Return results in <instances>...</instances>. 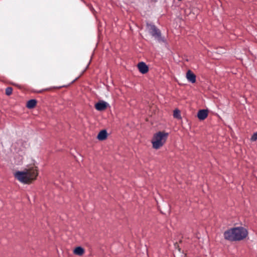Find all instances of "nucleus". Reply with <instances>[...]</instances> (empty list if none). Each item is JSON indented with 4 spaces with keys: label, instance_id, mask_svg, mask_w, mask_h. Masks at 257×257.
Returning a JSON list of instances; mask_svg holds the SVG:
<instances>
[{
    "label": "nucleus",
    "instance_id": "obj_1",
    "mask_svg": "<svg viewBox=\"0 0 257 257\" xmlns=\"http://www.w3.org/2000/svg\"><path fill=\"white\" fill-rule=\"evenodd\" d=\"M248 231L245 228L239 226L229 228L223 233L225 240L230 241H240L245 238Z\"/></svg>",
    "mask_w": 257,
    "mask_h": 257
},
{
    "label": "nucleus",
    "instance_id": "obj_2",
    "mask_svg": "<svg viewBox=\"0 0 257 257\" xmlns=\"http://www.w3.org/2000/svg\"><path fill=\"white\" fill-rule=\"evenodd\" d=\"M168 135V133L161 131L155 133L151 141L153 148L157 150L162 147L166 143Z\"/></svg>",
    "mask_w": 257,
    "mask_h": 257
},
{
    "label": "nucleus",
    "instance_id": "obj_3",
    "mask_svg": "<svg viewBox=\"0 0 257 257\" xmlns=\"http://www.w3.org/2000/svg\"><path fill=\"white\" fill-rule=\"evenodd\" d=\"M38 173L35 171L27 172L18 171L15 174V177L21 182L28 183L32 180L35 179Z\"/></svg>",
    "mask_w": 257,
    "mask_h": 257
},
{
    "label": "nucleus",
    "instance_id": "obj_4",
    "mask_svg": "<svg viewBox=\"0 0 257 257\" xmlns=\"http://www.w3.org/2000/svg\"><path fill=\"white\" fill-rule=\"evenodd\" d=\"M147 29L149 33L159 42H164L165 39L162 37L161 31L153 23H146Z\"/></svg>",
    "mask_w": 257,
    "mask_h": 257
},
{
    "label": "nucleus",
    "instance_id": "obj_5",
    "mask_svg": "<svg viewBox=\"0 0 257 257\" xmlns=\"http://www.w3.org/2000/svg\"><path fill=\"white\" fill-rule=\"evenodd\" d=\"M108 105L109 104L107 102L101 100L95 104V107L98 111H102L105 110Z\"/></svg>",
    "mask_w": 257,
    "mask_h": 257
},
{
    "label": "nucleus",
    "instance_id": "obj_6",
    "mask_svg": "<svg viewBox=\"0 0 257 257\" xmlns=\"http://www.w3.org/2000/svg\"><path fill=\"white\" fill-rule=\"evenodd\" d=\"M138 68L142 74H146L149 71L148 65L144 62H139L138 64Z\"/></svg>",
    "mask_w": 257,
    "mask_h": 257
},
{
    "label": "nucleus",
    "instance_id": "obj_7",
    "mask_svg": "<svg viewBox=\"0 0 257 257\" xmlns=\"http://www.w3.org/2000/svg\"><path fill=\"white\" fill-rule=\"evenodd\" d=\"M186 78L192 83L196 82V75L190 70L187 71L186 73Z\"/></svg>",
    "mask_w": 257,
    "mask_h": 257
},
{
    "label": "nucleus",
    "instance_id": "obj_8",
    "mask_svg": "<svg viewBox=\"0 0 257 257\" xmlns=\"http://www.w3.org/2000/svg\"><path fill=\"white\" fill-rule=\"evenodd\" d=\"M208 115V111L205 109H201L198 112L197 116L200 120H204Z\"/></svg>",
    "mask_w": 257,
    "mask_h": 257
},
{
    "label": "nucleus",
    "instance_id": "obj_9",
    "mask_svg": "<svg viewBox=\"0 0 257 257\" xmlns=\"http://www.w3.org/2000/svg\"><path fill=\"white\" fill-rule=\"evenodd\" d=\"M107 136V131L105 130H101L98 134L97 138L99 141H103L106 139Z\"/></svg>",
    "mask_w": 257,
    "mask_h": 257
},
{
    "label": "nucleus",
    "instance_id": "obj_10",
    "mask_svg": "<svg viewBox=\"0 0 257 257\" xmlns=\"http://www.w3.org/2000/svg\"><path fill=\"white\" fill-rule=\"evenodd\" d=\"M37 104V100L34 99H30L28 101L27 103V107L28 108H34Z\"/></svg>",
    "mask_w": 257,
    "mask_h": 257
},
{
    "label": "nucleus",
    "instance_id": "obj_11",
    "mask_svg": "<svg viewBox=\"0 0 257 257\" xmlns=\"http://www.w3.org/2000/svg\"><path fill=\"white\" fill-rule=\"evenodd\" d=\"M84 252V249L81 246L76 247L74 250V253L78 255H81Z\"/></svg>",
    "mask_w": 257,
    "mask_h": 257
},
{
    "label": "nucleus",
    "instance_id": "obj_12",
    "mask_svg": "<svg viewBox=\"0 0 257 257\" xmlns=\"http://www.w3.org/2000/svg\"><path fill=\"white\" fill-rule=\"evenodd\" d=\"M173 116L175 118H178V119H181V116L180 114V111L179 109H176L173 112Z\"/></svg>",
    "mask_w": 257,
    "mask_h": 257
},
{
    "label": "nucleus",
    "instance_id": "obj_13",
    "mask_svg": "<svg viewBox=\"0 0 257 257\" xmlns=\"http://www.w3.org/2000/svg\"><path fill=\"white\" fill-rule=\"evenodd\" d=\"M13 92V88L11 87H8L6 89V94L7 95H10Z\"/></svg>",
    "mask_w": 257,
    "mask_h": 257
},
{
    "label": "nucleus",
    "instance_id": "obj_14",
    "mask_svg": "<svg viewBox=\"0 0 257 257\" xmlns=\"http://www.w3.org/2000/svg\"><path fill=\"white\" fill-rule=\"evenodd\" d=\"M256 140H257V132L254 133L250 138V141L251 142H254V141H256Z\"/></svg>",
    "mask_w": 257,
    "mask_h": 257
},
{
    "label": "nucleus",
    "instance_id": "obj_15",
    "mask_svg": "<svg viewBox=\"0 0 257 257\" xmlns=\"http://www.w3.org/2000/svg\"><path fill=\"white\" fill-rule=\"evenodd\" d=\"M88 66H89V64H87V65L86 66L85 69L84 70V71H83L82 73L87 69V68L88 67Z\"/></svg>",
    "mask_w": 257,
    "mask_h": 257
},
{
    "label": "nucleus",
    "instance_id": "obj_16",
    "mask_svg": "<svg viewBox=\"0 0 257 257\" xmlns=\"http://www.w3.org/2000/svg\"><path fill=\"white\" fill-rule=\"evenodd\" d=\"M43 91V90H41L38 91L39 93H41Z\"/></svg>",
    "mask_w": 257,
    "mask_h": 257
}]
</instances>
